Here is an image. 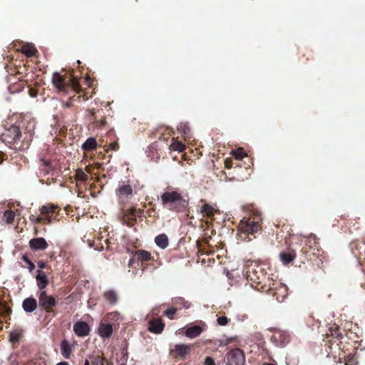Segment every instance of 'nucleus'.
<instances>
[{"label":"nucleus","mask_w":365,"mask_h":365,"mask_svg":"<svg viewBox=\"0 0 365 365\" xmlns=\"http://www.w3.org/2000/svg\"><path fill=\"white\" fill-rule=\"evenodd\" d=\"M227 365H245V356L240 349L229 351L225 357Z\"/></svg>","instance_id":"nucleus-1"},{"label":"nucleus","mask_w":365,"mask_h":365,"mask_svg":"<svg viewBox=\"0 0 365 365\" xmlns=\"http://www.w3.org/2000/svg\"><path fill=\"white\" fill-rule=\"evenodd\" d=\"M11 337H12V339H14H14H17L16 336H11Z\"/></svg>","instance_id":"nucleus-38"},{"label":"nucleus","mask_w":365,"mask_h":365,"mask_svg":"<svg viewBox=\"0 0 365 365\" xmlns=\"http://www.w3.org/2000/svg\"><path fill=\"white\" fill-rule=\"evenodd\" d=\"M38 266L41 267V268H43L44 267V265L43 263H41L38 264Z\"/></svg>","instance_id":"nucleus-37"},{"label":"nucleus","mask_w":365,"mask_h":365,"mask_svg":"<svg viewBox=\"0 0 365 365\" xmlns=\"http://www.w3.org/2000/svg\"><path fill=\"white\" fill-rule=\"evenodd\" d=\"M98 334L103 337H110L113 333V327L109 324H101L98 328Z\"/></svg>","instance_id":"nucleus-11"},{"label":"nucleus","mask_w":365,"mask_h":365,"mask_svg":"<svg viewBox=\"0 0 365 365\" xmlns=\"http://www.w3.org/2000/svg\"><path fill=\"white\" fill-rule=\"evenodd\" d=\"M73 331L78 336H86L89 334L90 327L85 322H77L73 325Z\"/></svg>","instance_id":"nucleus-5"},{"label":"nucleus","mask_w":365,"mask_h":365,"mask_svg":"<svg viewBox=\"0 0 365 365\" xmlns=\"http://www.w3.org/2000/svg\"><path fill=\"white\" fill-rule=\"evenodd\" d=\"M135 257H137L138 260L148 261L150 259V254L145 250H138L135 252Z\"/></svg>","instance_id":"nucleus-21"},{"label":"nucleus","mask_w":365,"mask_h":365,"mask_svg":"<svg viewBox=\"0 0 365 365\" xmlns=\"http://www.w3.org/2000/svg\"><path fill=\"white\" fill-rule=\"evenodd\" d=\"M202 331V329L200 326L195 325L193 327H188L185 330V334L187 337L193 339L198 336L201 334Z\"/></svg>","instance_id":"nucleus-13"},{"label":"nucleus","mask_w":365,"mask_h":365,"mask_svg":"<svg viewBox=\"0 0 365 365\" xmlns=\"http://www.w3.org/2000/svg\"><path fill=\"white\" fill-rule=\"evenodd\" d=\"M133 190L130 185L122 184L116 190V194L120 197H127L132 194Z\"/></svg>","instance_id":"nucleus-14"},{"label":"nucleus","mask_w":365,"mask_h":365,"mask_svg":"<svg viewBox=\"0 0 365 365\" xmlns=\"http://www.w3.org/2000/svg\"><path fill=\"white\" fill-rule=\"evenodd\" d=\"M110 316L113 317L112 319H115L116 317V320H118L119 314L118 313H112Z\"/></svg>","instance_id":"nucleus-33"},{"label":"nucleus","mask_w":365,"mask_h":365,"mask_svg":"<svg viewBox=\"0 0 365 365\" xmlns=\"http://www.w3.org/2000/svg\"><path fill=\"white\" fill-rule=\"evenodd\" d=\"M172 148L174 150L182 152L184 150L185 146L180 142H175L171 145Z\"/></svg>","instance_id":"nucleus-26"},{"label":"nucleus","mask_w":365,"mask_h":365,"mask_svg":"<svg viewBox=\"0 0 365 365\" xmlns=\"http://www.w3.org/2000/svg\"><path fill=\"white\" fill-rule=\"evenodd\" d=\"M61 354L65 359H68L71 354V347L66 341H63L61 344Z\"/></svg>","instance_id":"nucleus-17"},{"label":"nucleus","mask_w":365,"mask_h":365,"mask_svg":"<svg viewBox=\"0 0 365 365\" xmlns=\"http://www.w3.org/2000/svg\"><path fill=\"white\" fill-rule=\"evenodd\" d=\"M105 297L110 303H115L117 302V299H118L117 294L113 291H108V292H106L105 293Z\"/></svg>","instance_id":"nucleus-23"},{"label":"nucleus","mask_w":365,"mask_h":365,"mask_svg":"<svg viewBox=\"0 0 365 365\" xmlns=\"http://www.w3.org/2000/svg\"><path fill=\"white\" fill-rule=\"evenodd\" d=\"M57 208V206L53 204H48L41 207V212L43 215H46V220L48 223L52 222V218L50 214L54 213Z\"/></svg>","instance_id":"nucleus-9"},{"label":"nucleus","mask_w":365,"mask_h":365,"mask_svg":"<svg viewBox=\"0 0 365 365\" xmlns=\"http://www.w3.org/2000/svg\"><path fill=\"white\" fill-rule=\"evenodd\" d=\"M215 211V209L208 204H205L202 206L200 209L201 213L203 215V216L207 217H211L214 215V212Z\"/></svg>","instance_id":"nucleus-19"},{"label":"nucleus","mask_w":365,"mask_h":365,"mask_svg":"<svg viewBox=\"0 0 365 365\" xmlns=\"http://www.w3.org/2000/svg\"><path fill=\"white\" fill-rule=\"evenodd\" d=\"M164 329V324L159 319L150 321L149 323L148 330L151 332L160 334Z\"/></svg>","instance_id":"nucleus-8"},{"label":"nucleus","mask_w":365,"mask_h":365,"mask_svg":"<svg viewBox=\"0 0 365 365\" xmlns=\"http://www.w3.org/2000/svg\"><path fill=\"white\" fill-rule=\"evenodd\" d=\"M280 259L284 262V264H288L292 261L293 257L290 253H281Z\"/></svg>","instance_id":"nucleus-25"},{"label":"nucleus","mask_w":365,"mask_h":365,"mask_svg":"<svg viewBox=\"0 0 365 365\" xmlns=\"http://www.w3.org/2000/svg\"><path fill=\"white\" fill-rule=\"evenodd\" d=\"M232 154L238 160H241L247 155L244 149L242 148H240L236 150H232Z\"/></svg>","instance_id":"nucleus-24"},{"label":"nucleus","mask_w":365,"mask_h":365,"mask_svg":"<svg viewBox=\"0 0 365 365\" xmlns=\"http://www.w3.org/2000/svg\"><path fill=\"white\" fill-rule=\"evenodd\" d=\"M176 312V309H169L165 311V314L170 319H173V315Z\"/></svg>","instance_id":"nucleus-28"},{"label":"nucleus","mask_w":365,"mask_h":365,"mask_svg":"<svg viewBox=\"0 0 365 365\" xmlns=\"http://www.w3.org/2000/svg\"><path fill=\"white\" fill-rule=\"evenodd\" d=\"M22 52L27 56H33L35 55L36 49L32 44H26L22 46Z\"/></svg>","instance_id":"nucleus-20"},{"label":"nucleus","mask_w":365,"mask_h":365,"mask_svg":"<svg viewBox=\"0 0 365 365\" xmlns=\"http://www.w3.org/2000/svg\"><path fill=\"white\" fill-rule=\"evenodd\" d=\"M161 199L163 204L171 210L174 209L175 205L181 201L182 197L177 192H166L162 195Z\"/></svg>","instance_id":"nucleus-2"},{"label":"nucleus","mask_w":365,"mask_h":365,"mask_svg":"<svg viewBox=\"0 0 365 365\" xmlns=\"http://www.w3.org/2000/svg\"><path fill=\"white\" fill-rule=\"evenodd\" d=\"M15 217V213L11 210H6L2 217V220L6 224H11Z\"/></svg>","instance_id":"nucleus-22"},{"label":"nucleus","mask_w":365,"mask_h":365,"mask_svg":"<svg viewBox=\"0 0 365 365\" xmlns=\"http://www.w3.org/2000/svg\"><path fill=\"white\" fill-rule=\"evenodd\" d=\"M34 268V265L33 263H30V269H33Z\"/></svg>","instance_id":"nucleus-36"},{"label":"nucleus","mask_w":365,"mask_h":365,"mask_svg":"<svg viewBox=\"0 0 365 365\" xmlns=\"http://www.w3.org/2000/svg\"><path fill=\"white\" fill-rule=\"evenodd\" d=\"M155 242L156 245L162 249L166 248L168 245V237L164 234L158 235L155 239Z\"/></svg>","instance_id":"nucleus-16"},{"label":"nucleus","mask_w":365,"mask_h":365,"mask_svg":"<svg viewBox=\"0 0 365 365\" xmlns=\"http://www.w3.org/2000/svg\"><path fill=\"white\" fill-rule=\"evenodd\" d=\"M29 245L34 250H44L48 247V243L43 237L31 239Z\"/></svg>","instance_id":"nucleus-6"},{"label":"nucleus","mask_w":365,"mask_h":365,"mask_svg":"<svg viewBox=\"0 0 365 365\" xmlns=\"http://www.w3.org/2000/svg\"><path fill=\"white\" fill-rule=\"evenodd\" d=\"M36 281L38 287L40 289H43L48 283V280L45 274L41 272H39L38 274L36 276Z\"/></svg>","instance_id":"nucleus-15"},{"label":"nucleus","mask_w":365,"mask_h":365,"mask_svg":"<svg viewBox=\"0 0 365 365\" xmlns=\"http://www.w3.org/2000/svg\"><path fill=\"white\" fill-rule=\"evenodd\" d=\"M38 303L41 307L49 312L56 305V300L53 296L48 295L46 292L43 290L38 295Z\"/></svg>","instance_id":"nucleus-4"},{"label":"nucleus","mask_w":365,"mask_h":365,"mask_svg":"<svg viewBox=\"0 0 365 365\" xmlns=\"http://www.w3.org/2000/svg\"><path fill=\"white\" fill-rule=\"evenodd\" d=\"M97 143L95 138H90L82 145V148L85 150H91L96 148Z\"/></svg>","instance_id":"nucleus-18"},{"label":"nucleus","mask_w":365,"mask_h":365,"mask_svg":"<svg viewBox=\"0 0 365 365\" xmlns=\"http://www.w3.org/2000/svg\"><path fill=\"white\" fill-rule=\"evenodd\" d=\"M30 218L31 220H36V222H41L42 220L41 217H36L34 215L31 216Z\"/></svg>","instance_id":"nucleus-32"},{"label":"nucleus","mask_w":365,"mask_h":365,"mask_svg":"<svg viewBox=\"0 0 365 365\" xmlns=\"http://www.w3.org/2000/svg\"><path fill=\"white\" fill-rule=\"evenodd\" d=\"M205 365H215V361L211 357H206L205 360Z\"/></svg>","instance_id":"nucleus-30"},{"label":"nucleus","mask_w":365,"mask_h":365,"mask_svg":"<svg viewBox=\"0 0 365 365\" xmlns=\"http://www.w3.org/2000/svg\"><path fill=\"white\" fill-rule=\"evenodd\" d=\"M56 365H69L68 362L63 361L58 363Z\"/></svg>","instance_id":"nucleus-34"},{"label":"nucleus","mask_w":365,"mask_h":365,"mask_svg":"<svg viewBox=\"0 0 365 365\" xmlns=\"http://www.w3.org/2000/svg\"><path fill=\"white\" fill-rule=\"evenodd\" d=\"M52 83L54 86L60 91L65 88V80L58 73H54L52 77Z\"/></svg>","instance_id":"nucleus-12"},{"label":"nucleus","mask_w":365,"mask_h":365,"mask_svg":"<svg viewBox=\"0 0 365 365\" xmlns=\"http://www.w3.org/2000/svg\"><path fill=\"white\" fill-rule=\"evenodd\" d=\"M259 228L258 222L250 220V219L243 218L239 225V229L241 232L254 235Z\"/></svg>","instance_id":"nucleus-3"},{"label":"nucleus","mask_w":365,"mask_h":365,"mask_svg":"<svg viewBox=\"0 0 365 365\" xmlns=\"http://www.w3.org/2000/svg\"><path fill=\"white\" fill-rule=\"evenodd\" d=\"M84 365H90V361L88 359H86Z\"/></svg>","instance_id":"nucleus-35"},{"label":"nucleus","mask_w":365,"mask_h":365,"mask_svg":"<svg viewBox=\"0 0 365 365\" xmlns=\"http://www.w3.org/2000/svg\"><path fill=\"white\" fill-rule=\"evenodd\" d=\"M190 351V346L185 344H175L174 349L171 351L172 354L176 357L183 358Z\"/></svg>","instance_id":"nucleus-7"},{"label":"nucleus","mask_w":365,"mask_h":365,"mask_svg":"<svg viewBox=\"0 0 365 365\" xmlns=\"http://www.w3.org/2000/svg\"><path fill=\"white\" fill-rule=\"evenodd\" d=\"M227 318L226 317H220L217 318V323L221 326H225L227 324Z\"/></svg>","instance_id":"nucleus-29"},{"label":"nucleus","mask_w":365,"mask_h":365,"mask_svg":"<svg viewBox=\"0 0 365 365\" xmlns=\"http://www.w3.org/2000/svg\"><path fill=\"white\" fill-rule=\"evenodd\" d=\"M118 147V145L117 143H111L109 145V148L112 150H117Z\"/></svg>","instance_id":"nucleus-31"},{"label":"nucleus","mask_w":365,"mask_h":365,"mask_svg":"<svg viewBox=\"0 0 365 365\" xmlns=\"http://www.w3.org/2000/svg\"><path fill=\"white\" fill-rule=\"evenodd\" d=\"M92 365H104V359L103 358L97 356L92 357Z\"/></svg>","instance_id":"nucleus-27"},{"label":"nucleus","mask_w":365,"mask_h":365,"mask_svg":"<svg viewBox=\"0 0 365 365\" xmlns=\"http://www.w3.org/2000/svg\"><path fill=\"white\" fill-rule=\"evenodd\" d=\"M22 307L25 312H32L36 309V300L33 297L26 298L23 301Z\"/></svg>","instance_id":"nucleus-10"}]
</instances>
